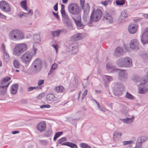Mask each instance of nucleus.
Here are the masks:
<instances>
[{"label": "nucleus", "instance_id": "nucleus-1", "mask_svg": "<svg viewBox=\"0 0 148 148\" xmlns=\"http://www.w3.org/2000/svg\"><path fill=\"white\" fill-rule=\"evenodd\" d=\"M27 49V45L25 43L17 44L13 50V54L15 56L19 57L26 51Z\"/></svg>", "mask_w": 148, "mask_h": 148}, {"label": "nucleus", "instance_id": "nucleus-2", "mask_svg": "<svg viewBox=\"0 0 148 148\" xmlns=\"http://www.w3.org/2000/svg\"><path fill=\"white\" fill-rule=\"evenodd\" d=\"M102 15V12L100 9H93L91 14L89 23H91V21H98L101 18Z\"/></svg>", "mask_w": 148, "mask_h": 148}, {"label": "nucleus", "instance_id": "nucleus-3", "mask_svg": "<svg viewBox=\"0 0 148 148\" xmlns=\"http://www.w3.org/2000/svg\"><path fill=\"white\" fill-rule=\"evenodd\" d=\"M9 37L12 40H19L23 39L24 36L23 33L18 29L14 30L9 34Z\"/></svg>", "mask_w": 148, "mask_h": 148}, {"label": "nucleus", "instance_id": "nucleus-4", "mask_svg": "<svg viewBox=\"0 0 148 148\" xmlns=\"http://www.w3.org/2000/svg\"><path fill=\"white\" fill-rule=\"evenodd\" d=\"M69 12L71 14L76 16L75 17L80 16V10L78 4L75 3L70 4L68 7Z\"/></svg>", "mask_w": 148, "mask_h": 148}, {"label": "nucleus", "instance_id": "nucleus-5", "mask_svg": "<svg viewBox=\"0 0 148 148\" xmlns=\"http://www.w3.org/2000/svg\"><path fill=\"white\" fill-rule=\"evenodd\" d=\"M42 68V61L40 59L37 58L32 63V68L33 72L37 73L39 72Z\"/></svg>", "mask_w": 148, "mask_h": 148}, {"label": "nucleus", "instance_id": "nucleus-6", "mask_svg": "<svg viewBox=\"0 0 148 148\" xmlns=\"http://www.w3.org/2000/svg\"><path fill=\"white\" fill-rule=\"evenodd\" d=\"M33 56V53L30 51H27L23 54L21 58V60L23 62L28 64L30 62Z\"/></svg>", "mask_w": 148, "mask_h": 148}, {"label": "nucleus", "instance_id": "nucleus-7", "mask_svg": "<svg viewBox=\"0 0 148 148\" xmlns=\"http://www.w3.org/2000/svg\"><path fill=\"white\" fill-rule=\"evenodd\" d=\"M125 86L121 82H118L115 86L114 90V94L117 96L121 95Z\"/></svg>", "mask_w": 148, "mask_h": 148}, {"label": "nucleus", "instance_id": "nucleus-8", "mask_svg": "<svg viewBox=\"0 0 148 148\" xmlns=\"http://www.w3.org/2000/svg\"><path fill=\"white\" fill-rule=\"evenodd\" d=\"M144 82H141V84L138 87V92L141 94H144L148 91V86L147 85H145L143 84H145L148 81L147 80L143 79Z\"/></svg>", "mask_w": 148, "mask_h": 148}, {"label": "nucleus", "instance_id": "nucleus-9", "mask_svg": "<svg viewBox=\"0 0 148 148\" xmlns=\"http://www.w3.org/2000/svg\"><path fill=\"white\" fill-rule=\"evenodd\" d=\"M0 8L1 9L6 12H10L11 11V8L9 4L5 1H0Z\"/></svg>", "mask_w": 148, "mask_h": 148}, {"label": "nucleus", "instance_id": "nucleus-10", "mask_svg": "<svg viewBox=\"0 0 148 148\" xmlns=\"http://www.w3.org/2000/svg\"><path fill=\"white\" fill-rule=\"evenodd\" d=\"M119 71L118 72V78L121 81H123L126 80L127 78L128 74L125 70L118 69Z\"/></svg>", "mask_w": 148, "mask_h": 148}, {"label": "nucleus", "instance_id": "nucleus-11", "mask_svg": "<svg viewBox=\"0 0 148 148\" xmlns=\"http://www.w3.org/2000/svg\"><path fill=\"white\" fill-rule=\"evenodd\" d=\"M139 42L137 39H133L130 42V48L133 50L136 51L139 49Z\"/></svg>", "mask_w": 148, "mask_h": 148}, {"label": "nucleus", "instance_id": "nucleus-12", "mask_svg": "<svg viewBox=\"0 0 148 148\" xmlns=\"http://www.w3.org/2000/svg\"><path fill=\"white\" fill-rule=\"evenodd\" d=\"M141 41L143 45L148 43V27L144 31L141 36Z\"/></svg>", "mask_w": 148, "mask_h": 148}, {"label": "nucleus", "instance_id": "nucleus-13", "mask_svg": "<svg viewBox=\"0 0 148 148\" xmlns=\"http://www.w3.org/2000/svg\"><path fill=\"white\" fill-rule=\"evenodd\" d=\"M10 79V77H4L1 81V86L7 89L10 83L9 81Z\"/></svg>", "mask_w": 148, "mask_h": 148}, {"label": "nucleus", "instance_id": "nucleus-14", "mask_svg": "<svg viewBox=\"0 0 148 148\" xmlns=\"http://www.w3.org/2000/svg\"><path fill=\"white\" fill-rule=\"evenodd\" d=\"M138 27L136 24L131 23L128 26V29L129 32L131 34H134L137 31Z\"/></svg>", "mask_w": 148, "mask_h": 148}, {"label": "nucleus", "instance_id": "nucleus-15", "mask_svg": "<svg viewBox=\"0 0 148 148\" xmlns=\"http://www.w3.org/2000/svg\"><path fill=\"white\" fill-rule=\"evenodd\" d=\"M46 127V124L45 121H41L39 123L37 126L38 130L41 132L45 131Z\"/></svg>", "mask_w": 148, "mask_h": 148}, {"label": "nucleus", "instance_id": "nucleus-16", "mask_svg": "<svg viewBox=\"0 0 148 148\" xmlns=\"http://www.w3.org/2000/svg\"><path fill=\"white\" fill-rule=\"evenodd\" d=\"M125 57L119 58L116 62V64L119 67H125V66H126V65L124 64V62L126 61V60H127V61H129L127 60V59L125 60Z\"/></svg>", "mask_w": 148, "mask_h": 148}, {"label": "nucleus", "instance_id": "nucleus-17", "mask_svg": "<svg viewBox=\"0 0 148 148\" xmlns=\"http://www.w3.org/2000/svg\"><path fill=\"white\" fill-rule=\"evenodd\" d=\"M84 36L82 33H78L73 36L71 38L72 41H77L83 38Z\"/></svg>", "mask_w": 148, "mask_h": 148}, {"label": "nucleus", "instance_id": "nucleus-18", "mask_svg": "<svg viewBox=\"0 0 148 148\" xmlns=\"http://www.w3.org/2000/svg\"><path fill=\"white\" fill-rule=\"evenodd\" d=\"M103 20H106L109 23H111L113 22V18L112 16L106 12H105L103 15Z\"/></svg>", "mask_w": 148, "mask_h": 148}, {"label": "nucleus", "instance_id": "nucleus-19", "mask_svg": "<svg viewBox=\"0 0 148 148\" xmlns=\"http://www.w3.org/2000/svg\"><path fill=\"white\" fill-rule=\"evenodd\" d=\"M123 50L122 48L119 47H117L116 49L114 55L115 56L117 57H119L121 56L123 53Z\"/></svg>", "mask_w": 148, "mask_h": 148}, {"label": "nucleus", "instance_id": "nucleus-20", "mask_svg": "<svg viewBox=\"0 0 148 148\" xmlns=\"http://www.w3.org/2000/svg\"><path fill=\"white\" fill-rule=\"evenodd\" d=\"M76 25L79 27H82L83 26V24L82 23L81 21V16L77 17H72Z\"/></svg>", "mask_w": 148, "mask_h": 148}, {"label": "nucleus", "instance_id": "nucleus-21", "mask_svg": "<svg viewBox=\"0 0 148 148\" xmlns=\"http://www.w3.org/2000/svg\"><path fill=\"white\" fill-rule=\"evenodd\" d=\"M115 66L110 62H108L106 65V67L108 71H111L116 72L118 71V69H115Z\"/></svg>", "mask_w": 148, "mask_h": 148}, {"label": "nucleus", "instance_id": "nucleus-22", "mask_svg": "<svg viewBox=\"0 0 148 148\" xmlns=\"http://www.w3.org/2000/svg\"><path fill=\"white\" fill-rule=\"evenodd\" d=\"M128 15L127 10H124L122 11L121 13V15L119 19L120 22H123L124 21V18H126L127 17Z\"/></svg>", "mask_w": 148, "mask_h": 148}, {"label": "nucleus", "instance_id": "nucleus-23", "mask_svg": "<svg viewBox=\"0 0 148 148\" xmlns=\"http://www.w3.org/2000/svg\"><path fill=\"white\" fill-rule=\"evenodd\" d=\"M18 87V84H15L13 85L11 88V93L13 95L15 94L17 92Z\"/></svg>", "mask_w": 148, "mask_h": 148}, {"label": "nucleus", "instance_id": "nucleus-24", "mask_svg": "<svg viewBox=\"0 0 148 148\" xmlns=\"http://www.w3.org/2000/svg\"><path fill=\"white\" fill-rule=\"evenodd\" d=\"M82 8L84 10V14H85L86 15H88L90 9L89 4L88 3L84 4L83 7Z\"/></svg>", "mask_w": 148, "mask_h": 148}, {"label": "nucleus", "instance_id": "nucleus-25", "mask_svg": "<svg viewBox=\"0 0 148 148\" xmlns=\"http://www.w3.org/2000/svg\"><path fill=\"white\" fill-rule=\"evenodd\" d=\"M122 133L118 132H115L113 135V139L114 140L116 141L119 140L122 135Z\"/></svg>", "mask_w": 148, "mask_h": 148}, {"label": "nucleus", "instance_id": "nucleus-26", "mask_svg": "<svg viewBox=\"0 0 148 148\" xmlns=\"http://www.w3.org/2000/svg\"><path fill=\"white\" fill-rule=\"evenodd\" d=\"M134 118L133 117L129 118H126L125 119H120V120L124 123L127 124L130 123L132 122L134 120Z\"/></svg>", "mask_w": 148, "mask_h": 148}, {"label": "nucleus", "instance_id": "nucleus-27", "mask_svg": "<svg viewBox=\"0 0 148 148\" xmlns=\"http://www.w3.org/2000/svg\"><path fill=\"white\" fill-rule=\"evenodd\" d=\"M125 60L127 59V60H128L129 61H127V60L125 61V62H124V64H125L126 66H125V67H127L129 68L132 66V61L131 60V59L129 58H125Z\"/></svg>", "mask_w": 148, "mask_h": 148}, {"label": "nucleus", "instance_id": "nucleus-28", "mask_svg": "<svg viewBox=\"0 0 148 148\" xmlns=\"http://www.w3.org/2000/svg\"><path fill=\"white\" fill-rule=\"evenodd\" d=\"M62 144L63 145L68 146L72 148H78L76 145L72 143L67 142L63 143Z\"/></svg>", "mask_w": 148, "mask_h": 148}, {"label": "nucleus", "instance_id": "nucleus-29", "mask_svg": "<svg viewBox=\"0 0 148 148\" xmlns=\"http://www.w3.org/2000/svg\"><path fill=\"white\" fill-rule=\"evenodd\" d=\"M139 55L141 57L147 59L148 58V52L145 51H141Z\"/></svg>", "mask_w": 148, "mask_h": 148}, {"label": "nucleus", "instance_id": "nucleus-30", "mask_svg": "<svg viewBox=\"0 0 148 148\" xmlns=\"http://www.w3.org/2000/svg\"><path fill=\"white\" fill-rule=\"evenodd\" d=\"M20 4L21 7L23 8L24 10L26 11H27L26 0H24L23 1H21L20 2Z\"/></svg>", "mask_w": 148, "mask_h": 148}, {"label": "nucleus", "instance_id": "nucleus-31", "mask_svg": "<svg viewBox=\"0 0 148 148\" xmlns=\"http://www.w3.org/2000/svg\"><path fill=\"white\" fill-rule=\"evenodd\" d=\"M47 99L49 101H52L55 100L56 97L52 94H49L46 96Z\"/></svg>", "mask_w": 148, "mask_h": 148}, {"label": "nucleus", "instance_id": "nucleus-32", "mask_svg": "<svg viewBox=\"0 0 148 148\" xmlns=\"http://www.w3.org/2000/svg\"><path fill=\"white\" fill-rule=\"evenodd\" d=\"M33 40L35 43H39L40 42V39L39 35H34L33 36Z\"/></svg>", "mask_w": 148, "mask_h": 148}, {"label": "nucleus", "instance_id": "nucleus-33", "mask_svg": "<svg viewBox=\"0 0 148 148\" xmlns=\"http://www.w3.org/2000/svg\"><path fill=\"white\" fill-rule=\"evenodd\" d=\"M13 64L14 66L16 69L19 68L21 65L19 61L17 59H15L14 60Z\"/></svg>", "mask_w": 148, "mask_h": 148}, {"label": "nucleus", "instance_id": "nucleus-34", "mask_svg": "<svg viewBox=\"0 0 148 148\" xmlns=\"http://www.w3.org/2000/svg\"><path fill=\"white\" fill-rule=\"evenodd\" d=\"M78 46V44L76 42H74L71 44L69 47V49L71 48L72 50L76 49Z\"/></svg>", "mask_w": 148, "mask_h": 148}, {"label": "nucleus", "instance_id": "nucleus-35", "mask_svg": "<svg viewBox=\"0 0 148 148\" xmlns=\"http://www.w3.org/2000/svg\"><path fill=\"white\" fill-rule=\"evenodd\" d=\"M62 13H61L62 17L63 19L64 20L65 22L66 21H69V18L67 14H66L65 12H62Z\"/></svg>", "mask_w": 148, "mask_h": 148}, {"label": "nucleus", "instance_id": "nucleus-36", "mask_svg": "<svg viewBox=\"0 0 148 148\" xmlns=\"http://www.w3.org/2000/svg\"><path fill=\"white\" fill-rule=\"evenodd\" d=\"M52 36L54 37H58L60 35V33L59 29L56 31H53L51 33Z\"/></svg>", "mask_w": 148, "mask_h": 148}, {"label": "nucleus", "instance_id": "nucleus-37", "mask_svg": "<svg viewBox=\"0 0 148 148\" xmlns=\"http://www.w3.org/2000/svg\"><path fill=\"white\" fill-rule=\"evenodd\" d=\"M6 90L7 88L0 86V95H4L6 93Z\"/></svg>", "mask_w": 148, "mask_h": 148}, {"label": "nucleus", "instance_id": "nucleus-38", "mask_svg": "<svg viewBox=\"0 0 148 148\" xmlns=\"http://www.w3.org/2000/svg\"><path fill=\"white\" fill-rule=\"evenodd\" d=\"M147 138L146 136H143L140 137L138 140H139L141 142L143 143L147 141Z\"/></svg>", "mask_w": 148, "mask_h": 148}, {"label": "nucleus", "instance_id": "nucleus-39", "mask_svg": "<svg viewBox=\"0 0 148 148\" xmlns=\"http://www.w3.org/2000/svg\"><path fill=\"white\" fill-rule=\"evenodd\" d=\"M94 101L97 104L98 108L101 110L102 111L105 112L107 110V109L106 108H103L102 107H101L99 103H98L96 100L94 99Z\"/></svg>", "mask_w": 148, "mask_h": 148}, {"label": "nucleus", "instance_id": "nucleus-40", "mask_svg": "<svg viewBox=\"0 0 148 148\" xmlns=\"http://www.w3.org/2000/svg\"><path fill=\"white\" fill-rule=\"evenodd\" d=\"M52 133V131L51 129H50L48 131H46L45 133V135L47 137L50 136Z\"/></svg>", "mask_w": 148, "mask_h": 148}, {"label": "nucleus", "instance_id": "nucleus-41", "mask_svg": "<svg viewBox=\"0 0 148 148\" xmlns=\"http://www.w3.org/2000/svg\"><path fill=\"white\" fill-rule=\"evenodd\" d=\"M116 2L117 5H122L125 4V1L124 0H117Z\"/></svg>", "mask_w": 148, "mask_h": 148}, {"label": "nucleus", "instance_id": "nucleus-42", "mask_svg": "<svg viewBox=\"0 0 148 148\" xmlns=\"http://www.w3.org/2000/svg\"><path fill=\"white\" fill-rule=\"evenodd\" d=\"M132 79L134 81V82L136 83H137L140 82V78L137 76H136L133 77L132 78Z\"/></svg>", "mask_w": 148, "mask_h": 148}, {"label": "nucleus", "instance_id": "nucleus-43", "mask_svg": "<svg viewBox=\"0 0 148 148\" xmlns=\"http://www.w3.org/2000/svg\"><path fill=\"white\" fill-rule=\"evenodd\" d=\"M64 89V87L62 86H56L55 88V90H59V92H63Z\"/></svg>", "mask_w": 148, "mask_h": 148}, {"label": "nucleus", "instance_id": "nucleus-44", "mask_svg": "<svg viewBox=\"0 0 148 148\" xmlns=\"http://www.w3.org/2000/svg\"><path fill=\"white\" fill-rule=\"evenodd\" d=\"M63 133V132H62L56 133L55 134L53 138L54 140H55L58 138Z\"/></svg>", "mask_w": 148, "mask_h": 148}, {"label": "nucleus", "instance_id": "nucleus-45", "mask_svg": "<svg viewBox=\"0 0 148 148\" xmlns=\"http://www.w3.org/2000/svg\"><path fill=\"white\" fill-rule=\"evenodd\" d=\"M82 84L84 88L86 87L88 84V80L87 79H84L82 82Z\"/></svg>", "mask_w": 148, "mask_h": 148}, {"label": "nucleus", "instance_id": "nucleus-46", "mask_svg": "<svg viewBox=\"0 0 148 148\" xmlns=\"http://www.w3.org/2000/svg\"><path fill=\"white\" fill-rule=\"evenodd\" d=\"M128 108L126 107H123L121 110V112L124 114L127 115L128 112Z\"/></svg>", "mask_w": 148, "mask_h": 148}, {"label": "nucleus", "instance_id": "nucleus-47", "mask_svg": "<svg viewBox=\"0 0 148 148\" xmlns=\"http://www.w3.org/2000/svg\"><path fill=\"white\" fill-rule=\"evenodd\" d=\"M142 143L139 141V140H138V141L136 143V147L134 148H141Z\"/></svg>", "mask_w": 148, "mask_h": 148}, {"label": "nucleus", "instance_id": "nucleus-48", "mask_svg": "<svg viewBox=\"0 0 148 148\" xmlns=\"http://www.w3.org/2000/svg\"><path fill=\"white\" fill-rule=\"evenodd\" d=\"M67 139L65 137H63L60 139L58 141V143L59 144H61L62 145H63L62 144L64 143H63L64 142L66 141Z\"/></svg>", "mask_w": 148, "mask_h": 148}, {"label": "nucleus", "instance_id": "nucleus-49", "mask_svg": "<svg viewBox=\"0 0 148 148\" xmlns=\"http://www.w3.org/2000/svg\"><path fill=\"white\" fill-rule=\"evenodd\" d=\"M125 97L127 98L131 99H133L134 98V96L131 94L129 93L128 92L126 93Z\"/></svg>", "mask_w": 148, "mask_h": 148}, {"label": "nucleus", "instance_id": "nucleus-50", "mask_svg": "<svg viewBox=\"0 0 148 148\" xmlns=\"http://www.w3.org/2000/svg\"><path fill=\"white\" fill-rule=\"evenodd\" d=\"M39 88V87L38 86L36 87H32L30 86L28 88V92H31L33 91L35 89H38Z\"/></svg>", "mask_w": 148, "mask_h": 148}, {"label": "nucleus", "instance_id": "nucleus-51", "mask_svg": "<svg viewBox=\"0 0 148 148\" xmlns=\"http://www.w3.org/2000/svg\"><path fill=\"white\" fill-rule=\"evenodd\" d=\"M80 145L82 148H90V146L86 143H81Z\"/></svg>", "mask_w": 148, "mask_h": 148}, {"label": "nucleus", "instance_id": "nucleus-52", "mask_svg": "<svg viewBox=\"0 0 148 148\" xmlns=\"http://www.w3.org/2000/svg\"><path fill=\"white\" fill-rule=\"evenodd\" d=\"M60 34H65L67 33V30L65 29H59Z\"/></svg>", "mask_w": 148, "mask_h": 148}, {"label": "nucleus", "instance_id": "nucleus-53", "mask_svg": "<svg viewBox=\"0 0 148 148\" xmlns=\"http://www.w3.org/2000/svg\"><path fill=\"white\" fill-rule=\"evenodd\" d=\"M104 77L108 82L113 80V78L111 76L105 75Z\"/></svg>", "mask_w": 148, "mask_h": 148}, {"label": "nucleus", "instance_id": "nucleus-54", "mask_svg": "<svg viewBox=\"0 0 148 148\" xmlns=\"http://www.w3.org/2000/svg\"><path fill=\"white\" fill-rule=\"evenodd\" d=\"M110 3L111 1L110 0H106L105 1H102L101 2L102 4L103 5L105 6H106L108 4Z\"/></svg>", "mask_w": 148, "mask_h": 148}, {"label": "nucleus", "instance_id": "nucleus-55", "mask_svg": "<svg viewBox=\"0 0 148 148\" xmlns=\"http://www.w3.org/2000/svg\"><path fill=\"white\" fill-rule=\"evenodd\" d=\"M87 16L88 15H86L85 14H84L83 17V19L84 20V21L87 23H88V21H87Z\"/></svg>", "mask_w": 148, "mask_h": 148}, {"label": "nucleus", "instance_id": "nucleus-56", "mask_svg": "<svg viewBox=\"0 0 148 148\" xmlns=\"http://www.w3.org/2000/svg\"><path fill=\"white\" fill-rule=\"evenodd\" d=\"M40 144L43 145H46L48 144V141L46 140H40L39 141Z\"/></svg>", "mask_w": 148, "mask_h": 148}, {"label": "nucleus", "instance_id": "nucleus-57", "mask_svg": "<svg viewBox=\"0 0 148 148\" xmlns=\"http://www.w3.org/2000/svg\"><path fill=\"white\" fill-rule=\"evenodd\" d=\"M65 22L68 27H72V25L69 20V21H66Z\"/></svg>", "mask_w": 148, "mask_h": 148}, {"label": "nucleus", "instance_id": "nucleus-58", "mask_svg": "<svg viewBox=\"0 0 148 148\" xmlns=\"http://www.w3.org/2000/svg\"><path fill=\"white\" fill-rule=\"evenodd\" d=\"M87 90H86L84 92V93L82 94V100H83L84 98L86 96L87 94Z\"/></svg>", "mask_w": 148, "mask_h": 148}, {"label": "nucleus", "instance_id": "nucleus-59", "mask_svg": "<svg viewBox=\"0 0 148 148\" xmlns=\"http://www.w3.org/2000/svg\"><path fill=\"white\" fill-rule=\"evenodd\" d=\"M132 141L130 140L128 141H124L123 142V145H126L128 144H130L133 142Z\"/></svg>", "mask_w": 148, "mask_h": 148}, {"label": "nucleus", "instance_id": "nucleus-60", "mask_svg": "<svg viewBox=\"0 0 148 148\" xmlns=\"http://www.w3.org/2000/svg\"><path fill=\"white\" fill-rule=\"evenodd\" d=\"M58 66V65L56 63H54L51 66V69L53 71L55 70Z\"/></svg>", "mask_w": 148, "mask_h": 148}, {"label": "nucleus", "instance_id": "nucleus-61", "mask_svg": "<svg viewBox=\"0 0 148 148\" xmlns=\"http://www.w3.org/2000/svg\"><path fill=\"white\" fill-rule=\"evenodd\" d=\"M50 106H51L49 105L46 104L41 106H40V107L41 108H49L50 107Z\"/></svg>", "mask_w": 148, "mask_h": 148}, {"label": "nucleus", "instance_id": "nucleus-62", "mask_svg": "<svg viewBox=\"0 0 148 148\" xmlns=\"http://www.w3.org/2000/svg\"><path fill=\"white\" fill-rule=\"evenodd\" d=\"M23 14H24V12H20L18 13L17 14V16L20 18H21L23 16Z\"/></svg>", "mask_w": 148, "mask_h": 148}, {"label": "nucleus", "instance_id": "nucleus-63", "mask_svg": "<svg viewBox=\"0 0 148 148\" xmlns=\"http://www.w3.org/2000/svg\"><path fill=\"white\" fill-rule=\"evenodd\" d=\"M44 83V80H39L38 81V86H40L41 85L43 84Z\"/></svg>", "mask_w": 148, "mask_h": 148}, {"label": "nucleus", "instance_id": "nucleus-64", "mask_svg": "<svg viewBox=\"0 0 148 148\" xmlns=\"http://www.w3.org/2000/svg\"><path fill=\"white\" fill-rule=\"evenodd\" d=\"M84 0H80V4L81 8L83 7V6L84 5Z\"/></svg>", "mask_w": 148, "mask_h": 148}]
</instances>
